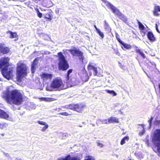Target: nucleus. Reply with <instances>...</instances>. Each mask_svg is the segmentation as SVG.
Listing matches in <instances>:
<instances>
[{"mask_svg":"<svg viewBox=\"0 0 160 160\" xmlns=\"http://www.w3.org/2000/svg\"><path fill=\"white\" fill-rule=\"evenodd\" d=\"M106 91L107 92L112 95L113 96H115L117 95V93L113 90H106Z\"/></svg>","mask_w":160,"mask_h":160,"instance_id":"31","label":"nucleus"},{"mask_svg":"<svg viewBox=\"0 0 160 160\" xmlns=\"http://www.w3.org/2000/svg\"><path fill=\"white\" fill-rule=\"evenodd\" d=\"M2 135L3 136L4 135V134H2Z\"/></svg>","mask_w":160,"mask_h":160,"instance_id":"53","label":"nucleus"},{"mask_svg":"<svg viewBox=\"0 0 160 160\" xmlns=\"http://www.w3.org/2000/svg\"><path fill=\"white\" fill-rule=\"evenodd\" d=\"M40 77L43 81L46 82L48 80H50L52 78L53 75L48 73L42 72L40 75Z\"/></svg>","mask_w":160,"mask_h":160,"instance_id":"12","label":"nucleus"},{"mask_svg":"<svg viewBox=\"0 0 160 160\" xmlns=\"http://www.w3.org/2000/svg\"><path fill=\"white\" fill-rule=\"evenodd\" d=\"M6 156H7V155H9L8 154H6Z\"/></svg>","mask_w":160,"mask_h":160,"instance_id":"55","label":"nucleus"},{"mask_svg":"<svg viewBox=\"0 0 160 160\" xmlns=\"http://www.w3.org/2000/svg\"><path fill=\"white\" fill-rule=\"evenodd\" d=\"M155 28L157 32L159 33H160V32L158 28V24L156 23L155 24Z\"/></svg>","mask_w":160,"mask_h":160,"instance_id":"44","label":"nucleus"},{"mask_svg":"<svg viewBox=\"0 0 160 160\" xmlns=\"http://www.w3.org/2000/svg\"><path fill=\"white\" fill-rule=\"evenodd\" d=\"M78 74L82 81L86 82L88 80V76L85 66H82L79 68Z\"/></svg>","mask_w":160,"mask_h":160,"instance_id":"9","label":"nucleus"},{"mask_svg":"<svg viewBox=\"0 0 160 160\" xmlns=\"http://www.w3.org/2000/svg\"><path fill=\"white\" fill-rule=\"evenodd\" d=\"M72 69H69L67 72L66 76L65 77L67 82L70 83V86L78 85L80 82L79 79L76 76L72 75L70 76H69L70 74L72 72Z\"/></svg>","mask_w":160,"mask_h":160,"instance_id":"6","label":"nucleus"},{"mask_svg":"<svg viewBox=\"0 0 160 160\" xmlns=\"http://www.w3.org/2000/svg\"><path fill=\"white\" fill-rule=\"evenodd\" d=\"M98 145L100 147H103V145L102 143H100L99 142H98Z\"/></svg>","mask_w":160,"mask_h":160,"instance_id":"45","label":"nucleus"},{"mask_svg":"<svg viewBox=\"0 0 160 160\" xmlns=\"http://www.w3.org/2000/svg\"><path fill=\"white\" fill-rule=\"evenodd\" d=\"M152 142L155 147L153 150L156 153L160 155V129H156L153 133L152 137Z\"/></svg>","mask_w":160,"mask_h":160,"instance_id":"4","label":"nucleus"},{"mask_svg":"<svg viewBox=\"0 0 160 160\" xmlns=\"http://www.w3.org/2000/svg\"><path fill=\"white\" fill-rule=\"evenodd\" d=\"M109 6L108 7L110 8L112 11V12L115 15L117 16L120 12L117 8H116L111 3H109Z\"/></svg>","mask_w":160,"mask_h":160,"instance_id":"17","label":"nucleus"},{"mask_svg":"<svg viewBox=\"0 0 160 160\" xmlns=\"http://www.w3.org/2000/svg\"><path fill=\"white\" fill-rule=\"evenodd\" d=\"M85 106L81 103L70 104L67 105V108L76 111L82 112L83 111Z\"/></svg>","mask_w":160,"mask_h":160,"instance_id":"8","label":"nucleus"},{"mask_svg":"<svg viewBox=\"0 0 160 160\" xmlns=\"http://www.w3.org/2000/svg\"><path fill=\"white\" fill-rule=\"evenodd\" d=\"M120 43L121 44L125 49H129L132 48V46L126 43H124L122 41Z\"/></svg>","mask_w":160,"mask_h":160,"instance_id":"22","label":"nucleus"},{"mask_svg":"<svg viewBox=\"0 0 160 160\" xmlns=\"http://www.w3.org/2000/svg\"><path fill=\"white\" fill-rule=\"evenodd\" d=\"M94 27L95 28L96 30L97 31V32L98 31V30H99V29L97 28L96 26L95 25H94Z\"/></svg>","mask_w":160,"mask_h":160,"instance_id":"48","label":"nucleus"},{"mask_svg":"<svg viewBox=\"0 0 160 160\" xmlns=\"http://www.w3.org/2000/svg\"><path fill=\"white\" fill-rule=\"evenodd\" d=\"M97 32L99 34V35L102 38H103L104 37V35L102 32L100 31V29L98 30L97 31Z\"/></svg>","mask_w":160,"mask_h":160,"instance_id":"36","label":"nucleus"},{"mask_svg":"<svg viewBox=\"0 0 160 160\" xmlns=\"http://www.w3.org/2000/svg\"><path fill=\"white\" fill-rule=\"evenodd\" d=\"M58 65L59 70L65 71L69 68V65L65 57L61 52L58 53Z\"/></svg>","mask_w":160,"mask_h":160,"instance_id":"5","label":"nucleus"},{"mask_svg":"<svg viewBox=\"0 0 160 160\" xmlns=\"http://www.w3.org/2000/svg\"><path fill=\"white\" fill-rule=\"evenodd\" d=\"M35 69L36 67L35 66H31V70L32 73H34L35 72Z\"/></svg>","mask_w":160,"mask_h":160,"instance_id":"40","label":"nucleus"},{"mask_svg":"<svg viewBox=\"0 0 160 160\" xmlns=\"http://www.w3.org/2000/svg\"><path fill=\"white\" fill-rule=\"evenodd\" d=\"M73 49H68V51L70 52L73 56L76 55L78 57H82L83 56V53L80 51L79 49H77L74 47Z\"/></svg>","mask_w":160,"mask_h":160,"instance_id":"10","label":"nucleus"},{"mask_svg":"<svg viewBox=\"0 0 160 160\" xmlns=\"http://www.w3.org/2000/svg\"><path fill=\"white\" fill-rule=\"evenodd\" d=\"M6 123H0V128L1 129H3L6 127Z\"/></svg>","mask_w":160,"mask_h":160,"instance_id":"38","label":"nucleus"},{"mask_svg":"<svg viewBox=\"0 0 160 160\" xmlns=\"http://www.w3.org/2000/svg\"><path fill=\"white\" fill-rule=\"evenodd\" d=\"M87 158L84 160H95L94 157L92 156H88L87 157Z\"/></svg>","mask_w":160,"mask_h":160,"instance_id":"35","label":"nucleus"},{"mask_svg":"<svg viewBox=\"0 0 160 160\" xmlns=\"http://www.w3.org/2000/svg\"><path fill=\"white\" fill-rule=\"evenodd\" d=\"M122 21L124 22H126L127 21V19L126 17L122 13L120 12L117 16Z\"/></svg>","mask_w":160,"mask_h":160,"instance_id":"23","label":"nucleus"},{"mask_svg":"<svg viewBox=\"0 0 160 160\" xmlns=\"http://www.w3.org/2000/svg\"><path fill=\"white\" fill-rule=\"evenodd\" d=\"M36 11L37 12V16L38 17L41 18L42 17V14L39 12V9L38 8H36L35 9Z\"/></svg>","mask_w":160,"mask_h":160,"instance_id":"32","label":"nucleus"},{"mask_svg":"<svg viewBox=\"0 0 160 160\" xmlns=\"http://www.w3.org/2000/svg\"><path fill=\"white\" fill-rule=\"evenodd\" d=\"M3 97L9 104L10 103V90L9 87H8L3 93Z\"/></svg>","mask_w":160,"mask_h":160,"instance_id":"13","label":"nucleus"},{"mask_svg":"<svg viewBox=\"0 0 160 160\" xmlns=\"http://www.w3.org/2000/svg\"><path fill=\"white\" fill-rule=\"evenodd\" d=\"M103 2L105 3H106V5L108 7H109V3H111L110 2H109L108 1H107L106 0H101Z\"/></svg>","mask_w":160,"mask_h":160,"instance_id":"41","label":"nucleus"},{"mask_svg":"<svg viewBox=\"0 0 160 160\" xmlns=\"http://www.w3.org/2000/svg\"><path fill=\"white\" fill-rule=\"evenodd\" d=\"M158 12H160V6L158 5L155 6L154 7L153 14L154 16H158L159 14L158 13Z\"/></svg>","mask_w":160,"mask_h":160,"instance_id":"20","label":"nucleus"},{"mask_svg":"<svg viewBox=\"0 0 160 160\" xmlns=\"http://www.w3.org/2000/svg\"><path fill=\"white\" fill-rule=\"evenodd\" d=\"M59 160H80V158L77 157H71L70 155H68L65 158H61Z\"/></svg>","mask_w":160,"mask_h":160,"instance_id":"18","label":"nucleus"},{"mask_svg":"<svg viewBox=\"0 0 160 160\" xmlns=\"http://www.w3.org/2000/svg\"><path fill=\"white\" fill-rule=\"evenodd\" d=\"M9 50L8 48H5L2 45V49L0 50V52L4 54L7 53L9 52Z\"/></svg>","mask_w":160,"mask_h":160,"instance_id":"27","label":"nucleus"},{"mask_svg":"<svg viewBox=\"0 0 160 160\" xmlns=\"http://www.w3.org/2000/svg\"><path fill=\"white\" fill-rule=\"evenodd\" d=\"M41 59V57H37L36 58L32 63L31 66H35L37 65L39 60Z\"/></svg>","mask_w":160,"mask_h":160,"instance_id":"28","label":"nucleus"},{"mask_svg":"<svg viewBox=\"0 0 160 160\" xmlns=\"http://www.w3.org/2000/svg\"><path fill=\"white\" fill-rule=\"evenodd\" d=\"M43 99L44 101L50 102L52 101H55L56 100V99L52 98H48V97H45L43 98Z\"/></svg>","mask_w":160,"mask_h":160,"instance_id":"29","label":"nucleus"},{"mask_svg":"<svg viewBox=\"0 0 160 160\" xmlns=\"http://www.w3.org/2000/svg\"><path fill=\"white\" fill-rule=\"evenodd\" d=\"M2 44L0 43V50L2 49Z\"/></svg>","mask_w":160,"mask_h":160,"instance_id":"49","label":"nucleus"},{"mask_svg":"<svg viewBox=\"0 0 160 160\" xmlns=\"http://www.w3.org/2000/svg\"><path fill=\"white\" fill-rule=\"evenodd\" d=\"M9 59L3 57L0 60V68H2V74L3 77L8 80L10 79V67L9 63Z\"/></svg>","mask_w":160,"mask_h":160,"instance_id":"1","label":"nucleus"},{"mask_svg":"<svg viewBox=\"0 0 160 160\" xmlns=\"http://www.w3.org/2000/svg\"><path fill=\"white\" fill-rule=\"evenodd\" d=\"M11 38H15V41H16L18 39V36L16 32H12L11 31Z\"/></svg>","mask_w":160,"mask_h":160,"instance_id":"25","label":"nucleus"},{"mask_svg":"<svg viewBox=\"0 0 160 160\" xmlns=\"http://www.w3.org/2000/svg\"><path fill=\"white\" fill-rule=\"evenodd\" d=\"M138 24L140 34L142 37L145 36L147 32V30L140 22H138Z\"/></svg>","mask_w":160,"mask_h":160,"instance_id":"14","label":"nucleus"},{"mask_svg":"<svg viewBox=\"0 0 160 160\" xmlns=\"http://www.w3.org/2000/svg\"><path fill=\"white\" fill-rule=\"evenodd\" d=\"M158 87H159V90H160L159 92H160V83H159L158 84Z\"/></svg>","mask_w":160,"mask_h":160,"instance_id":"51","label":"nucleus"},{"mask_svg":"<svg viewBox=\"0 0 160 160\" xmlns=\"http://www.w3.org/2000/svg\"><path fill=\"white\" fill-rule=\"evenodd\" d=\"M154 124L156 125H159L160 124V120H155L154 121Z\"/></svg>","mask_w":160,"mask_h":160,"instance_id":"39","label":"nucleus"},{"mask_svg":"<svg viewBox=\"0 0 160 160\" xmlns=\"http://www.w3.org/2000/svg\"><path fill=\"white\" fill-rule=\"evenodd\" d=\"M104 28L105 29H107V30H110V28L109 27V25L106 21H105V22H104Z\"/></svg>","mask_w":160,"mask_h":160,"instance_id":"33","label":"nucleus"},{"mask_svg":"<svg viewBox=\"0 0 160 160\" xmlns=\"http://www.w3.org/2000/svg\"><path fill=\"white\" fill-rule=\"evenodd\" d=\"M136 52L141 55L143 59H145L146 58V56L144 53L140 49H136Z\"/></svg>","mask_w":160,"mask_h":160,"instance_id":"26","label":"nucleus"},{"mask_svg":"<svg viewBox=\"0 0 160 160\" xmlns=\"http://www.w3.org/2000/svg\"><path fill=\"white\" fill-rule=\"evenodd\" d=\"M116 54L118 55V56H120L121 55L120 53L119 52V51L116 52Z\"/></svg>","mask_w":160,"mask_h":160,"instance_id":"47","label":"nucleus"},{"mask_svg":"<svg viewBox=\"0 0 160 160\" xmlns=\"http://www.w3.org/2000/svg\"><path fill=\"white\" fill-rule=\"evenodd\" d=\"M122 47V49H123V47Z\"/></svg>","mask_w":160,"mask_h":160,"instance_id":"54","label":"nucleus"},{"mask_svg":"<svg viewBox=\"0 0 160 160\" xmlns=\"http://www.w3.org/2000/svg\"><path fill=\"white\" fill-rule=\"evenodd\" d=\"M27 67L26 64L19 61L17 64L16 69L17 81L21 82L22 78L27 75Z\"/></svg>","mask_w":160,"mask_h":160,"instance_id":"2","label":"nucleus"},{"mask_svg":"<svg viewBox=\"0 0 160 160\" xmlns=\"http://www.w3.org/2000/svg\"><path fill=\"white\" fill-rule=\"evenodd\" d=\"M115 37L118 40V41L120 43L122 41L119 38V35L116 32L115 33Z\"/></svg>","mask_w":160,"mask_h":160,"instance_id":"34","label":"nucleus"},{"mask_svg":"<svg viewBox=\"0 0 160 160\" xmlns=\"http://www.w3.org/2000/svg\"><path fill=\"white\" fill-rule=\"evenodd\" d=\"M38 123L40 125H45V124H47L46 122L42 121H38Z\"/></svg>","mask_w":160,"mask_h":160,"instance_id":"37","label":"nucleus"},{"mask_svg":"<svg viewBox=\"0 0 160 160\" xmlns=\"http://www.w3.org/2000/svg\"><path fill=\"white\" fill-rule=\"evenodd\" d=\"M129 140V137L128 136H126L123 138L120 142V144L123 145L126 143V142H128Z\"/></svg>","mask_w":160,"mask_h":160,"instance_id":"24","label":"nucleus"},{"mask_svg":"<svg viewBox=\"0 0 160 160\" xmlns=\"http://www.w3.org/2000/svg\"><path fill=\"white\" fill-rule=\"evenodd\" d=\"M144 133V131L143 130L142 131H141L139 133V135L140 136H142V135Z\"/></svg>","mask_w":160,"mask_h":160,"instance_id":"46","label":"nucleus"},{"mask_svg":"<svg viewBox=\"0 0 160 160\" xmlns=\"http://www.w3.org/2000/svg\"><path fill=\"white\" fill-rule=\"evenodd\" d=\"M153 119V118L152 117L150 118V119L148 120V122H149L150 125H151L152 123V121Z\"/></svg>","mask_w":160,"mask_h":160,"instance_id":"43","label":"nucleus"},{"mask_svg":"<svg viewBox=\"0 0 160 160\" xmlns=\"http://www.w3.org/2000/svg\"><path fill=\"white\" fill-rule=\"evenodd\" d=\"M44 126H45L43 127L42 129V131L46 130L48 127V126L47 124L44 125Z\"/></svg>","mask_w":160,"mask_h":160,"instance_id":"42","label":"nucleus"},{"mask_svg":"<svg viewBox=\"0 0 160 160\" xmlns=\"http://www.w3.org/2000/svg\"><path fill=\"white\" fill-rule=\"evenodd\" d=\"M11 100L12 103L16 105H20L24 101L23 95L19 90H11Z\"/></svg>","mask_w":160,"mask_h":160,"instance_id":"3","label":"nucleus"},{"mask_svg":"<svg viewBox=\"0 0 160 160\" xmlns=\"http://www.w3.org/2000/svg\"><path fill=\"white\" fill-rule=\"evenodd\" d=\"M44 18L47 21L50 22L52 19L53 15L51 12L48 13L44 14Z\"/></svg>","mask_w":160,"mask_h":160,"instance_id":"16","label":"nucleus"},{"mask_svg":"<svg viewBox=\"0 0 160 160\" xmlns=\"http://www.w3.org/2000/svg\"><path fill=\"white\" fill-rule=\"evenodd\" d=\"M8 1H10V0H8Z\"/></svg>","mask_w":160,"mask_h":160,"instance_id":"56","label":"nucleus"},{"mask_svg":"<svg viewBox=\"0 0 160 160\" xmlns=\"http://www.w3.org/2000/svg\"><path fill=\"white\" fill-rule=\"evenodd\" d=\"M9 116L7 112L3 110L0 109V118L8 119L9 118Z\"/></svg>","mask_w":160,"mask_h":160,"instance_id":"15","label":"nucleus"},{"mask_svg":"<svg viewBox=\"0 0 160 160\" xmlns=\"http://www.w3.org/2000/svg\"><path fill=\"white\" fill-rule=\"evenodd\" d=\"M136 156L137 157V158H138L141 159V157L139 156H138V155H136Z\"/></svg>","mask_w":160,"mask_h":160,"instance_id":"50","label":"nucleus"},{"mask_svg":"<svg viewBox=\"0 0 160 160\" xmlns=\"http://www.w3.org/2000/svg\"><path fill=\"white\" fill-rule=\"evenodd\" d=\"M59 114L64 116H71L72 115V114L70 112V113H69L68 112H61L59 113Z\"/></svg>","mask_w":160,"mask_h":160,"instance_id":"30","label":"nucleus"},{"mask_svg":"<svg viewBox=\"0 0 160 160\" xmlns=\"http://www.w3.org/2000/svg\"><path fill=\"white\" fill-rule=\"evenodd\" d=\"M147 36L148 39L150 41H154L155 38L154 37V35L152 32L149 31L147 33Z\"/></svg>","mask_w":160,"mask_h":160,"instance_id":"21","label":"nucleus"},{"mask_svg":"<svg viewBox=\"0 0 160 160\" xmlns=\"http://www.w3.org/2000/svg\"><path fill=\"white\" fill-rule=\"evenodd\" d=\"M50 86L54 89H62L64 88L62 81L60 78H56L53 79L51 83Z\"/></svg>","mask_w":160,"mask_h":160,"instance_id":"7","label":"nucleus"},{"mask_svg":"<svg viewBox=\"0 0 160 160\" xmlns=\"http://www.w3.org/2000/svg\"><path fill=\"white\" fill-rule=\"evenodd\" d=\"M13 76H12L11 75V77H10L11 79H12H12H13Z\"/></svg>","mask_w":160,"mask_h":160,"instance_id":"52","label":"nucleus"},{"mask_svg":"<svg viewBox=\"0 0 160 160\" xmlns=\"http://www.w3.org/2000/svg\"><path fill=\"white\" fill-rule=\"evenodd\" d=\"M104 123L108 124L109 123H118L119 119L115 117H111L103 120Z\"/></svg>","mask_w":160,"mask_h":160,"instance_id":"11","label":"nucleus"},{"mask_svg":"<svg viewBox=\"0 0 160 160\" xmlns=\"http://www.w3.org/2000/svg\"><path fill=\"white\" fill-rule=\"evenodd\" d=\"M87 69L88 70L90 71L92 69L94 72L95 75H97L98 74V70L97 68L96 67L91 65L89 63L88 65Z\"/></svg>","mask_w":160,"mask_h":160,"instance_id":"19","label":"nucleus"}]
</instances>
